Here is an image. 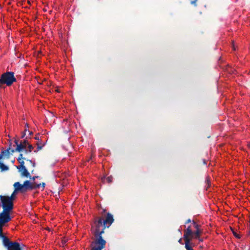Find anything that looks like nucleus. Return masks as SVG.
I'll list each match as a JSON object with an SVG mask.
<instances>
[{
  "mask_svg": "<svg viewBox=\"0 0 250 250\" xmlns=\"http://www.w3.org/2000/svg\"><path fill=\"white\" fill-rule=\"evenodd\" d=\"M29 162H30L31 164H32V165H33V167H35V163H34V162H33L32 161H31V160H29Z\"/></svg>",
  "mask_w": 250,
  "mask_h": 250,
  "instance_id": "6ab92c4d",
  "label": "nucleus"
},
{
  "mask_svg": "<svg viewBox=\"0 0 250 250\" xmlns=\"http://www.w3.org/2000/svg\"><path fill=\"white\" fill-rule=\"evenodd\" d=\"M37 145L38 146L37 149L34 150L35 152H36L38 151H39V150H41L44 146L45 145V143H42L38 142L37 143Z\"/></svg>",
  "mask_w": 250,
  "mask_h": 250,
  "instance_id": "ddd939ff",
  "label": "nucleus"
},
{
  "mask_svg": "<svg viewBox=\"0 0 250 250\" xmlns=\"http://www.w3.org/2000/svg\"><path fill=\"white\" fill-rule=\"evenodd\" d=\"M178 242L179 243H180L181 244H183V242H182V238H180L179 240H178Z\"/></svg>",
  "mask_w": 250,
  "mask_h": 250,
  "instance_id": "a211bd4d",
  "label": "nucleus"
},
{
  "mask_svg": "<svg viewBox=\"0 0 250 250\" xmlns=\"http://www.w3.org/2000/svg\"><path fill=\"white\" fill-rule=\"evenodd\" d=\"M19 158H21V159H24L23 157V155L22 154H21L19 157Z\"/></svg>",
  "mask_w": 250,
  "mask_h": 250,
  "instance_id": "412c9836",
  "label": "nucleus"
},
{
  "mask_svg": "<svg viewBox=\"0 0 250 250\" xmlns=\"http://www.w3.org/2000/svg\"><path fill=\"white\" fill-rule=\"evenodd\" d=\"M112 177L111 176H109L107 178H105V177H104V178H102V181L103 182H104L106 180V181L107 182H108V183H110L111 182H112Z\"/></svg>",
  "mask_w": 250,
  "mask_h": 250,
  "instance_id": "2eb2a0df",
  "label": "nucleus"
},
{
  "mask_svg": "<svg viewBox=\"0 0 250 250\" xmlns=\"http://www.w3.org/2000/svg\"><path fill=\"white\" fill-rule=\"evenodd\" d=\"M33 149H34V147L33 146L28 143V145H27V147L26 148L25 152L26 153L30 152L31 151H32L33 150Z\"/></svg>",
  "mask_w": 250,
  "mask_h": 250,
  "instance_id": "4468645a",
  "label": "nucleus"
},
{
  "mask_svg": "<svg viewBox=\"0 0 250 250\" xmlns=\"http://www.w3.org/2000/svg\"><path fill=\"white\" fill-rule=\"evenodd\" d=\"M234 234L235 235V236L236 237H238V238H239V236H238L237 234H235V233H234Z\"/></svg>",
  "mask_w": 250,
  "mask_h": 250,
  "instance_id": "5701e85b",
  "label": "nucleus"
},
{
  "mask_svg": "<svg viewBox=\"0 0 250 250\" xmlns=\"http://www.w3.org/2000/svg\"><path fill=\"white\" fill-rule=\"evenodd\" d=\"M114 221L113 215L109 213H107L105 220L98 218L95 220L92 226V230L94 232L96 239L91 244V250H102L105 245V241L102 238V234L104 232L105 226L109 227Z\"/></svg>",
  "mask_w": 250,
  "mask_h": 250,
  "instance_id": "f257e3e1",
  "label": "nucleus"
},
{
  "mask_svg": "<svg viewBox=\"0 0 250 250\" xmlns=\"http://www.w3.org/2000/svg\"><path fill=\"white\" fill-rule=\"evenodd\" d=\"M15 143L17 145V148L16 150L19 152H21L22 150H26L28 142L26 141H24L23 143H21L20 144H18V141H15Z\"/></svg>",
  "mask_w": 250,
  "mask_h": 250,
  "instance_id": "0eeeda50",
  "label": "nucleus"
},
{
  "mask_svg": "<svg viewBox=\"0 0 250 250\" xmlns=\"http://www.w3.org/2000/svg\"><path fill=\"white\" fill-rule=\"evenodd\" d=\"M203 231L200 229V226L196 222L193 221L192 224L187 227L184 231V239L185 248L187 250H193V247L195 246L192 241V239H198L202 242L203 239L200 237Z\"/></svg>",
  "mask_w": 250,
  "mask_h": 250,
  "instance_id": "f03ea898",
  "label": "nucleus"
},
{
  "mask_svg": "<svg viewBox=\"0 0 250 250\" xmlns=\"http://www.w3.org/2000/svg\"><path fill=\"white\" fill-rule=\"evenodd\" d=\"M196 1H197V0H193V1H192L191 3V4H195V3H196Z\"/></svg>",
  "mask_w": 250,
  "mask_h": 250,
  "instance_id": "aec40b11",
  "label": "nucleus"
},
{
  "mask_svg": "<svg viewBox=\"0 0 250 250\" xmlns=\"http://www.w3.org/2000/svg\"><path fill=\"white\" fill-rule=\"evenodd\" d=\"M17 191H15V190H14V191L13 192V193L12 194V195H11L10 197L9 196V198L11 199V201L13 202V200L14 199V197H15V193Z\"/></svg>",
  "mask_w": 250,
  "mask_h": 250,
  "instance_id": "f3484780",
  "label": "nucleus"
},
{
  "mask_svg": "<svg viewBox=\"0 0 250 250\" xmlns=\"http://www.w3.org/2000/svg\"><path fill=\"white\" fill-rule=\"evenodd\" d=\"M5 223H6L0 222V238H2L3 245L8 249L9 247L10 246L11 244L13 243V242H10L9 239L2 234V227Z\"/></svg>",
  "mask_w": 250,
  "mask_h": 250,
  "instance_id": "39448f33",
  "label": "nucleus"
},
{
  "mask_svg": "<svg viewBox=\"0 0 250 250\" xmlns=\"http://www.w3.org/2000/svg\"><path fill=\"white\" fill-rule=\"evenodd\" d=\"M233 50H235V47H234V44H233Z\"/></svg>",
  "mask_w": 250,
  "mask_h": 250,
  "instance_id": "393cba45",
  "label": "nucleus"
},
{
  "mask_svg": "<svg viewBox=\"0 0 250 250\" xmlns=\"http://www.w3.org/2000/svg\"><path fill=\"white\" fill-rule=\"evenodd\" d=\"M42 188H44V186H45V184H44V183H43L42 184Z\"/></svg>",
  "mask_w": 250,
  "mask_h": 250,
  "instance_id": "b1692460",
  "label": "nucleus"
},
{
  "mask_svg": "<svg viewBox=\"0 0 250 250\" xmlns=\"http://www.w3.org/2000/svg\"><path fill=\"white\" fill-rule=\"evenodd\" d=\"M17 167L19 170V171L21 172L22 176L28 177L29 175V173L26 169L24 165L22 166H18Z\"/></svg>",
  "mask_w": 250,
  "mask_h": 250,
  "instance_id": "6e6552de",
  "label": "nucleus"
},
{
  "mask_svg": "<svg viewBox=\"0 0 250 250\" xmlns=\"http://www.w3.org/2000/svg\"><path fill=\"white\" fill-rule=\"evenodd\" d=\"M8 250H21L20 244L18 242H13L9 247Z\"/></svg>",
  "mask_w": 250,
  "mask_h": 250,
  "instance_id": "1a4fd4ad",
  "label": "nucleus"
},
{
  "mask_svg": "<svg viewBox=\"0 0 250 250\" xmlns=\"http://www.w3.org/2000/svg\"><path fill=\"white\" fill-rule=\"evenodd\" d=\"M10 155L9 149H6L1 151L0 154V159H2L3 158H8Z\"/></svg>",
  "mask_w": 250,
  "mask_h": 250,
  "instance_id": "9d476101",
  "label": "nucleus"
},
{
  "mask_svg": "<svg viewBox=\"0 0 250 250\" xmlns=\"http://www.w3.org/2000/svg\"><path fill=\"white\" fill-rule=\"evenodd\" d=\"M1 159H0V160ZM0 169L1 171H7L9 169V167L8 166L5 165L2 163L0 162Z\"/></svg>",
  "mask_w": 250,
  "mask_h": 250,
  "instance_id": "f8f14e48",
  "label": "nucleus"
},
{
  "mask_svg": "<svg viewBox=\"0 0 250 250\" xmlns=\"http://www.w3.org/2000/svg\"><path fill=\"white\" fill-rule=\"evenodd\" d=\"M24 159H21V158H18V161H19L20 165L19 166H22L24 165V162L23 161Z\"/></svg>",
  "mask_w": 250,
  "mask_h": 250,
  "instance_id": "dca6fc26",
  "label": "nucleus"
},
{
  "mask_svg": "<svg viewBox=\"0 0 250 250\" xmlns=\"http://www.w3.org/2000/svg\"><path fill=\"white\" fill-rule=\"evenodd\" d=\"M15 191H21L23 192L22 185H21L19 182H16L14 184Z\"/></svg>",
  "mask_w": 250,
  "mask_h": 250,
  "instance_id": "9b49d317",
  "label": "nucleus"
},
{
  "mask_svg": "<svg viewBox=\"0 0 250 250\" xmlns=\"http://www.w3.org/2000/svg\"><path fill=\"white\" fill-rule=\"evenodd\" d=\"M1 201L0 206L3 210L0 213V222L8 223L11 220L10 212L13 208V202L9 198V196L0 195Z\"/></svg>",
  "mask_w": 250,
  "mask_h": 250,
  "instance_id": "7ed1b4c3",
  "label": "nucleus"
},
{
  "mask_svg": "<svg viewBox=\"0 0 250 250\" xmlns=\"http://www.w3.org/2000/svg\"><path fill=\"white\" fill-rule=\"evenodd\" d=\"M35 139H37V140H39V138H38V137H35Z\"/></svg>",
  "mask_w": 250,
  "mask_h": 250,
  "instance_id": "a878e982",
  "label": "nucleus"
},
{
  "mask_svg": "<svg viewBox=\"0 0 250 250\" xmlns=\"http://www.w3.org/2000/svg\"><path fill=\"white\" fill-rule=\"evenodd\" d=\"M16 79L14 76V73L12 72H7L1 75L0 78V87H2L3 84L9 86L16 82Z\"/></svg>",
  "mask_w": 250,
  "mask_h": 250,
  "instance_id": "20e7f679",
  "label": "nucleus"
},
{
  "mask_svg": "<svg viewBox=\"0 0 250 250\" xmlns=\"http://www.w3.org/2000/svg\"><path fill=\"white\" fill-rule=\"evenodd\" d=\"M191 222V220L190 219H188L187 220V223Z\"/></svg>",
  "mask_w": 250,
  "mask_h": 250,
  "instance_id": "4be33fe9",
  "label": "nucleus"
},
{
  "mask_svg": "<svg viewBox=\"0 0 250 250\" xmlns=\"http://www.w3.org/2000/svg\"><path fill=\"white\" fill-rule=\"evenodd\" d=\"M249 147L250 148V144L248 145Z\"/></svg>",
  "mask_w": 250,
  "mask_h": 250,
  "instance_id": "bb28decb",
  "label": "nucleus"
},
{
  "mask_svg": "<svg viewBox=\"0 0 250 250\" xmlns=\"http://www.w3.org/2000/svg\"><path fill=\"white\" fill-rule=\"evenodd\" d=\"M41 186V184L35 185L34 184H32L29 181H26L24 182L22 185L23 187V192L26 191L28 189H32L34 188H39Z\"/></svg>",
  "mask_w": 250,
  "mask_h": 250,
  "instance_id": "423d86ee",
  "label": "nucleus"
}]
</instances>
